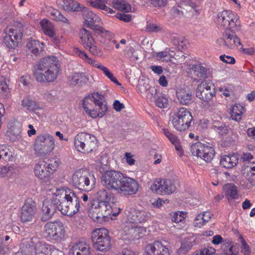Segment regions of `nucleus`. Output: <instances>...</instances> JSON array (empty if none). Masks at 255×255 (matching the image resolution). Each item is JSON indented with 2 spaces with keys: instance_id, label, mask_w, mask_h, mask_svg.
I'll use <instances>...</instances> for the list:
<instances>
[{
  "instance_id": "48",
  "label": "nucleus",
  "mask_w": 255,
  "mask_h": 255,
  "mask_svg": "<svg viewBox=\"0 0 255 255\" xmlns=\"http://www.w3.org/2000/svg\"><path fill=\"white\" fill-rule=\"evenodd\" d=\"M59 92L55 90H52L45 92L44 97L49 102H53L58 99Z\"/></svg>"
},
{
  "instance_id": "20",
  "label": "nucleus",
  "mask_w": 255,
  "mask_h": 255,
  "mask_svg": "<svg viewBox=\"0 0 255 255\" xmlns=\"http://www.w3.org/2000/svg\"><path fill=\"white\" fill-rule=\"evenodd\" d=\"M36 212L35 203L31 200H27L21 208L20 218L23 222H30Z\"/></svg>"
},
{
  "instance_id": "41",
  "label": "nucleus",
  "mask_w": 255,
  "mask_h": 255,
  "mask_svg": "<svg viewBox=\"0 0 255 255\" xmlns=\"http://www.w3.org/2000/svg\"><path fill=\"white\" fill-rule=\"evenodd\" d=\"M243 110V107L241 105H235L232 109L231 117L233 120L237 122L240 121L242 119Z\"/></svg>"
},
{
  "instance_id": "45",
  "label": "nucleus",
  "mask_w": 255,
  "mask_h": 255,
  "mask_svg": "<svg viewBox=\"0 0 255 255\" xmlns=\"http://www.w3.org/2000/svg\"><path fill=\"white\" fill-rule=\"evenodd\" d=\"M84 8H85V6L73 0H68L67 7H66L67 11H82Z\"/></svg>"
},
{
  "instance_id": "5",
  "label": "nucleus",
  "mask_w": 255,
  "mask_h": 255,
  "mask_svg": "<svg viewBox=\"0 0 255 255\" xmlns=\"http://www.w3.org/2000/svg\"><path fill=\"white\" fill-rule=\"evenodd\" d=\"M95 178L88 171L80 169L72 175V184L75 188L82 190H88L93 188Z\"/></svg>"
},
{
  "instance_id": "8",
  "label": "nucleus",
  "mask_w": 255,
  "mask_h": 255,
  "mask_svg": "<svg viewBox=\"0 0 255 255\" xmlns=\"http://www.w3.org/2000/svg\"><path fill=\"white\" fill-rule=\"evenodd\" d=\"M120 212L121 210L118 209V212H115L113 210L108 209L92 201L88 210V214L90 218L94 221L102 223L106 218H111L112 215L116 217Z\"/></svg>"
},
{
  "instance_id": "58",
  "label": "nucleus",
  "mask_w": 255,
  "mask_h": 255,
  "mask_svg": "<svg viewBox=\"0 0 255 255\" xmlns=\"http://www.w3.org/2000/svg\"><path fill=\"white\" fill-rule=\"evenodd\" d=\"M117 17L121 20L128 22L131 20V16L129 14L118 13Z\"/></svg>"
},
{
  "instance_id": "14",
  "label": "nucleus",
  "mask_w": 255,
  "mask_h": 255,
  "mask_svg": "<svg viewBox=\"0 0 255 255\" xmlns=\"http://www.w3.org/2000/svg\"><path fill=\"white\" fill-rule=\"evenodd\" d=\"M82 11L87 27L92 29L95 33L97 34L104 33L108 32L103 29L102 27L99 25V23L101 21L100 18L92 11L85 7L83 9Z\"/></svg>"
},
{
  "instance_id": "24",
  "label": "nucleus",
  "mask_w": 255,
  "mask_h": 255,
  "mask_svg": "<svg viewBox=\"0 0 255 255\" xmlns=\"http://www.w3.org/2000/svg\"><path fill=\"white\" fill-rule=\"evenodd\" d=\"M146 230L144 227L135 226L132 223H128L124 228L126 235L132 240H138L141 238Z\"/></svg>"
},
{
  "instance_id": "36",
  "label": "nucleus",
  "mask_w": 255,
  "mask_h": 255,
  "mask_svg": "<svg viewBox=\"0 0 255 255\" xmlns=\"http://www.w3.org/2000/svg\"><path fill=\"white\" fill-rule=\"evenodd\" d=\"M7 134L9 136V140L12 142L18 141L21 138V129L16 126H13L10 128L7 131Z\"/></svg>"
},
{
  "instance_id": "27",
  "label": "nucleus",
  "mask_w": 255,
  "mask_h": 255,
  "mask_svg": "<svg viewBox=\"0 0 255 255\" xmlns=\"http://www.w3.org/2000/svg\"><path fill=\"white\" fill-rule=\"evenodd\" d=\"M196 4L190 0H182L180 5L181 9L177 8H174L173 13L174 15L177 14L181 16L184 14V11L183 10L187 12L189 11L193 13L194 12H197V10L196 9Z\"/></svg>"
},
{
  "instance_id": "13",
  "label": "nucleus",
  "mask_w": 255,
  "mask_h": 255,
  "mask_svg": "<svg viewBox=\"0 0 255 255\" xmlns=\"http://www.w3.org/2000/svg\"><path fill=\"white\" fill-rule=\"evenodd\" d=\"M215 89L212 84L207 83L206 81L202 82L196 90V96L203 102L206 103L209 106L210 102L216 96Z\"/></svg>"
},
{
  "instance_id": "59",
  "label": "nucleus",
  "mask_w": 255,
  "mask_h": 255,
  "mask_svg": "<svg viewBox=\"0 0 255 255\" xmlns=\"http://www.w3.org/2000/svg\"><path fill=\"white\" fill-rule=\"evenodd\" d=\"M220 59L221 61L228 64H234L235 63V58L231 56L223 55L220 56Z\"/></svg>"
},
{
  "instance_id": "17",
  "label": "nucleus",
  "mask_w": 255,
  "mask_h": 255,
  "mask_svg": "<svg viewBox=\"0 0 255 255\" xmlns=\"http://www.w3.org/2000/svg\"><path fill=\"white\" fill-rule=\"evenodd\" d=\"M94 107L90 112V116L93 118H102L108 110L107 102L103 95L98 93H94Z\"/></svg>"
},
{
  "instance_id": "42",
  "label": "nucleus",
  "mask_w": 255,
  "mask_h": 255,
  "mask_svg": "<svg viewBox=\"0 0 255 255\" xmlns=\"http://www.w3.org/2000/svg\"><path fill=\"white\" fill-rule=\"evenodd\" d=\"M22 106L28 110L34 111L39 108L37 102L28 97L24 98L22 101Z\"/></svg>"
},
{
  "instance_id": "7",
  "label": "nucleus",
  "mask_w": 255,
  "mask_h": 255,
  "mask_svg": "<svg viewBox=\"0 0 255 255\" xmlns=\"http://www.w3.org/2000/svg\"><path fill=\"white\" fill-rule=\"evenodd\" d=\"M97 140L94 135L82 132L74 138V145L80 152L86 154L92 151L97 146Z\"/></svg>"
},
{
  "instance_id": "16",
  "label": "nucleus",
  "mask_w": 255,
  "mask_h": 255,
  "mask_svg": "<svg viewBox=\"0 0 255 255\" xmlns=\"http://www.w3.org/2000/svg\"><path fill=\"white\" fill-rule=\"evenodd\" d=\"M79 36L81 43L85 48L88 49L93 55H102L101 50L95 45V41L88 30L85 28L81 29Z\"/></svg>"
},
{
  "instance_id": "55",
  "label": "nucleus",
  "mask_w": 255,
  "mask_h": 255,
  "mask_svg": "<svg viewBox=\"0 0 255 255\" xmlns=\"http://www.w3.org/2000/svg\"><path fill=\"white\" fill-rule=\"evenodd\" d=\"M220 135H224L228 133L229 130V128L225 123L221 124V125L215 130Z\"/></svg>"
},
{
  "instance_id": "10",
  "label": "nucleus",
  "mask_w": 255,
  "mask_h": 255,
  "mask_svg": "<svg viewBox=\"0 0 255 255\" xmlns=\"http://www.w3.org/2000/svg\"><path fill=\"white\" fill-rule=\"evenodd\" d=\"M44 234L50 240L60 242L65 239L66 230L60 221L49 222L44 226Z\"/></svg>"
},
{
  "instance_id": "51",
  "label": "nucleus",
  "mask_w": 255,
  "mask_h": 255,
  "mask_svg": "<svg viewBox=\"0 0 255 255\" xmlns=\"http://www.w3.org/2000/svg\"><path fill=\"white\" fill-rule=\"evenodd\" d=\"M8 90V87L6 82L5 78L0 77V93H6Z\"/></svg>"
},
{
  "instance_id": "56",
  "label": "nucleus",
  "mask_w": 255,
  "mask_h": 255,
  "mask_svg": "<svg viewBox=\"0 0 255 255\" xmlns=\"http://www.w3.org/2000/svg\"><path fill=\"white\" fill-rule=\"evenodd\" d=\"M241 238L242 239L241 243L242 245L241 252L243 253L244 255H250V250L249 246L242 236H241Z\"/></svg>"
},
{
  "instance_id": "12",
  "label": "nucleus",
  "mask_w": 255,
  "mask_h": 255,
  "mask_svg": "<svg viewBox=\"0 0 255 255\" xmlns=\"http://www.w3.org/2000/svg\"><path fill=\"white\" fill-rule=\"evenodd\" d=\"M54 140L49 135H40L36 138L34 150L39 155H44L50 152L54 149Z\"/></svg>"
},
{
  "instance_id": "47",
  "label": "nucleus",
  "mask_w": 255,
  "mask_h": 255,
  "mask_svg": "<svg viewBox=\"0 0 255 255\" xmlns=\"http://www.w3.org/2000/svg\"><path fill=\"white\" fill-rule=\"evenodd\" d=\"M125 55L132 62H135L138 59V56L135 53L134 48L131 46L127 47L125 50Z\"/></svg>"
},
{
  "instance_id": "34",
  "label": "nucleus",
  "mask_w": 255,
  "mask_h": 255,
  "mask_svg": "<svg viewBox=\"0 0 255 255\" xmlns=\"http://www.w3.org/2000/svg\"><path fill=\"white\" fill-rule=\"evenodd\" d=\"M163 131L165 135L168 138L170 142L174 145L175 149L179 151L180 155L182 154L183 151L181 146L180 145L178 138L167 129H164Z\"/></svg>"
},
{
  "instance_id": "22",
  "label": "nucleus",
  "mask_w": 255,
  "mask_h": 255,
  "mask_svg": "<svg viewBox=\"0 0 255 255\" xmlns=\"http://www.w3.org/2000/svg\"><path fill=\"white\" fill-rule=\"evenodd\" d=\"M111 200V195L106 189H102L97 192L95 198L93 201L108 208V209L113 210L114 209L110 203Z\"/></svg>"
},
{
  "instance_id": "50",
  "label": "nucleus",
  "mask_w": 255,
  "mask_h": 255,
  "mask_svg": "<svg viewBox=\"0 0 255 255\" xmlns=\"http://www.w3.org/2000/svg\"><path fill=\"white\" fill-rule=\"evenodd\" d=\"M151 87L148 82L145 80H139L138 82V89L141 93H144L147 92Z\"/></svg>"
},
{
  "instance_id": "64",
  "label": "nucleus",
  "mask_w": 255,
  "mask_h": 255,
  "mask_svg": "<svg viewBox=\"0 0 255 255\" xmlns=\"http://www.w3.org/2000/svg\"><path fill=\"white\" fill-rule=\"evenodd\" d=\"M113 107L114 109L117 112H120L125 108V105L123 103H120L119 100L115 101Z\"/></svg>"
},
{
  "instance_id": "40",
  "label": "nucleus",
  "mask_w": 255,
  "mask_h": 255,
  "mask_svg": "<svg viewBox=\"0 0 255 255\" xmlns=\"http://www.w3.org/2000/svg\"><path fill=\"white\" fill-rule=\"evenodd\" d=\"M94 93L91 96L85 97L83 100V107L85 111L90 116V112L94 107Z\"/></svg>"
},
{
  "instance_id": "38",
  "label": "nucleus",
  "mask_w": 255,
  "mask_h": 255,
  "mask_svg": "<svg viewBox=\"0 0 255 255\" xmlns=\"http://www.w3.org/2000/svg\"><path fill=\"white\" fill-rule=\"evenodd\" d=\"M177 97L180 103L183 105H188L192 103V95L184 91H180L177 93Z\"/></svg>"
},
{
  "instance_id": "30",
  "label": "nucleus",
  "mask_w": 255,
  "mask_h": 255,
  "mask_svg": "<svg viewBox=\"0 0 255 255\" xmlns=\"http://www.w3.org/2000/svg\"><path fill=\"white\" fill-rule=\"evenodd\" d=\"M27 51L35 56L39 55L43 50V43L35 39H30L26 43Z\"/></svg>"
},
{
  "instance_id": "21",
  "label": "nucleus",
  "mask_w": 255,
  "mask_h": 255,
  "mask_svg": "<svg viewBox=\"0 0 255 255\" xmlns=\"http://www.w3.org/2000/svg\"><path fill=\"white\" fill-rule=\"evenodd\" d=\"M145 250L146 255H170L168 248L159 241L148 245Z\"/></svg>"
},
{
  "instance_id": "9",
  "label": "nucleus",
  "mask_w": 255,
  "mask_h": 255,
  "mask_svg": "<svg viewBox=\"0 0 255 255\" xmlns=\"http://www.w3.org/2000/svg\"><path fill=\"white\" fill-rule=\"evenodd\" d=\"M216 22L219 28L225 29V31L235 30L237 26L240 24L238 16L228 10L220 12L217 15Z\"/></svg>"
},
{
  "instance_id": "46",
  "label": "nucleus",
  "mask_w": 255,
  "mask_h": 255,
  "mask_svg": "<svg viewBox=\"0 0 255 255\" xmlns=\"http://www.w3.org/2000/svg\"><path fill=\"white\" fill-rule=\"evenodd\" d=\"M50 14L53 16V19L54 20L61 21L64 23H68L67 18L57 9L52 10L50 12Z\"/></svg>"
},
{
  "instance_id": "53",
  "label": "nucleus",
  "mask_w": 255,
  "mask_h": 255,
  "mask_svg": "<svg viewBox=\"0 0 255 255\" xmlns=\"http://www.w3.org/2000/svg\"><path fill=\"white\" fill-rule=\"evenodd\" d=\"M203 219L204 215L202 214H198L194 220V226L198 228L202 227L205 224V222H203Z\"/></svg>"
},
{
  "instance_id": "33",
  "label": "nucleus",
  "mask_w": 255,
  "mask_h": 255,
  "mask_svg": "<svg viewBox=\"0 0 255 255\" xmlns=\"http://www.w3.org/2000/svg\"><path fill=\"white\" fill-rule=\"evenodd\" d=\"M195 239L193 237L185 239L181 243V247L178 250L180 255L186 254L195 245Z\"/></svg>"
},
{
  "instance_id": "1",
  "label": "nucleus",
  "mask_w": 255,
  "mask_h": 255,
  "mask_svg": "<svg viewBox=\"0 0 255 255\" xmlns=\"http://www.w3.org/2000/svg\"><path fill=\"white\" fill-rule=\"evenodd\" d=\"M54 195L53 199L43 202L41 215L42 221L49 220L57 209L68 216H72L79 211V197L73 190L62 187L56 189Z\"/></svg>"
},
{
  "instance_id": "4",
  "label": "nucleus",
  "mask_w": 255,
  "mask_h": 255,
  "mask_svg": "<svg viewBox=\"0 0 255 255\" xmlns=\"http://www.w3.org/2000/svg\"><path fill=\"white\" fill-rule=\"evenodd\" d=\"M53 249V246L34 237L23 242L15 255H51Z\"/></svg>"
},
{
  "instance_id": "19",
  "label": "nucleus",
  "mask_w": 255,
  "mask_h": 255,
  "mask_svg": "<svg viewBox=\"0 0 255 255\" xmlns=\"http://www.w3.org/2000/svg\"><path fill=\"white\" fill-rule=\"evenodd\" d=\"M191 73L196 78L198 82L201 81L212 76V72L209 68L204 66L201 63H196L190 65Z\"/></svg>"
},
{
  "instance_id": "60",
  "label": "nucleus",
  "mask_w": 255,
  "mask_h": 255,
  "mask_svg": "<svg viewBox=\"0 0 255 255\" xmlns=\"http://www.w3.org/2000/svg\"><path fill=\"white\" fill-rule=\"evenodd\" d=\"M149 1L155 7H161L166 4L167 0H149Z\"/></svg>"
},
{
  "instance_id": "3",
  "label": "nucleus",
  "mask_w": 255,
  "mask_h": 255,
  "mask_svg": "<svg viewBox=\"0 0 255 255\" xmlns=\"http://www.w3.org/2000/svg\"><path fill=\"white\" fill-rule=\"evenodd\" d=\"M60 64L55 56H47L40 59L34 73L37 81L41 83L54 81L60 71Z\"/></svg>"
},
{
  "instance_id": "54",
  "label": "nucleus",
  "mask_w": 255,
  "mask_h": 255,
  "mask_svg": "<svg viewBox=\"0 0 255 255\" xmlns=\"http://www.w3.org/2000/svg\"><path fill=\"white\" fill-rule=\"evenodd\" d=\"M146 94L147 98L150 100H154V98H156V95L158 93L157 92L156 89L154 87H151L147 92L145 93Z\"/></svg>"
},
{
  "instance_id": "32",
  "label": "nucleus",
  "mask_w": 255,
  "mask_h": 255,
  "mask_svg": "<svg viewBox=\"0 0 255 255\" xmlns=\"http://www.w3.org/2000/svg\"><path fill=\"white\" fill-rule=\"evenodd\" d=\"M87 76L83 73H74L69 78L70 85L72 86H82L88 81Z\"/></svg>"
},
{
  "instance_id": "26",
  "label": "nucleus",
  "mask_w": 255,
  "mask_h": 255,
  "mask_svg": "<svg viewBox=\"0 0 255 255\" xmlns=\"http://www.w3.org/2000/svg\"><path fill=\"white\" fill-rule=\"evenodd\" d=\"M35 176L39 179L46 181L49 177L51 172L47 167L44 161L39 162L34 167Z\"/></svg>"
},
{
  "instance_id": "25",
  "label": "nucleus",
  "mask_w": 255,
  "mask_h": 255,
  "mask_svg": "<svg viewBox=\"0 0 255 255\" xmlns=\"http://www.w3.org/2000/svg\"><path fill=\"white\" fill-rule=\"evenodd\" d=\"M223 37L225 38L226 49H234L238 45H240V40L237 36L235 30H226L223 33Z\"/></svg>"
},
{
  "instance_id": "6",
  "label": "nucleus",
  "mask_w": 255,
  "mask_h": 255,
  "mask_svg": "<svg viewBox=\"0 0 255 255\" xmlns=\"http://www.w3.org/2000/svg\"><path fill=\"white\" fill-rule=\"evenodd\" d=\"M94 248L99 251L105 252L111 248V240L108 231L105 228L95 229L91 235Z\"/></svg>"
},
{
  "instance_id": "2",
  "label": "nucleus",
  "mask_w": 255,
  "mask_h": 255,
  "mask_svg": "<svg viewBox=\"0 0 255 255\" xmlns=\"http://www.w3.org/2000/svg\"><path fill=\"white\" fill-rule=\"evenodd\" d=\"M101 181L106 189L124 195L135 194L138 190L139 184L135 180L116 170L106 171L102 175Z\"/></svg>"
},
{
  "instance_id": "44",
  "label": "nucleus",
  "mask_w": 255,
  "mask_h": 255,
  "mask_svg": "<svg viewBox=\"0 0 255 255\" xmlns=\"http://www.w3.org/2000/svg\"><path fill=\"white\" fill-rule=\"evenodd\" d=\"M155 105L160 108H166L168 105V100L162 94L159 93L154 100Z\"/></svg>"
},
{
  "instance_id": "11",
  "label": "nucleus",
  "mask_w": 255,
  "mask_h": 255,
  "mask_svg": "<svg viewBox=\"0 0 255 255\" xmlns=\"http://www.w3.org/2000/svg\"><path fill=\"white\" fill-rule=\"evenodd\" d=\"M190 151L193 155L200 157L207 162H210L215 155V150L207 143L199 141L193 143L190 146Z\"/></svg>"
},
{
  "instance_id": "61",
  "label": "nucleus",
  "mask_w": 255,
  "mask_h": 255,
  "mask_svg": "<svg viewBox=\"0 0 255 255\" xmlns=\"http://www.w3.org/2000/svg\"><path fill=\"white\" fill-rule=\"evenodd\" d=\"M74 52L76 54H77L78 56H79L83 59H89L87 54L84 51L79 49L78 48H74Z\"/></svg>"
},
{
  "instance_id": "29",
  "label": "nucleus",
  "mask_w": 255,
  "mask_h": 255,
  "mask_svg": "<svg viewBox=\"0 0 255 255\" xmlns=\"http://www.w3.org/2000/svg\"><path fill=\"white\" fill-rule=\"evenodd\" d=\"M69 254L70 255H90V248L86 243L79 242L71 248Z\"/></svg>"
},
{
  "instance_id": "62",
  "label": "nucleus",
  "mask_w": 255,
  "mask_h": 255,
  "mask_svg": "<svg viewBox=\"0 0 255 255\" xmlns=\"http://www.w3.org/2000/svg\"><path fill=\"white\" fill-rule=\"evenodd\" d=\"M74 52L76 54H77L78 56H79L83 59H89L87 54L84 51L79 49L78 48H74Z\"/></svg>"
},
{
  "instance_id": "35",
  "label": "nucleus",
  "mask_w": 255,
  "mask_h": 255,
  "mask_svg": "<svg viewBox=\"0 0 255 255\" xmlns=\"http://www.w3.org/2000/svg\"><path fill=\"white\" fill-rule=\"evenodd\" d=\"M113 6L124 12H128L131 10L130 5L125 0H114Z\"/></svg>"
},
{
  "instance_id": "23",
  "label": "nucleus",
  "mask_w": 255,
  "mask_h": 255,
  "mask_svg": "<svg viewBox=\"0 0 255 255\" xmlns=\"http://www.w3.org/2000/svg\"><path fill=\"white\" fill-rule=\"evenodd\" d=\"M128 217L131 222L135 223H144L150 218V214L144 210L131 209Z\"/></svg>"
},
{
  "instance_id": "39",
  "label": "nucleus",
  "mask_w": 255,
  "mask_h": 255,
  "mask_svg": "<svg viewBox=\"0 0 255 255\" xmlns=\"http://www.w3.org/2000/svg\"><path fill=\"white\" fill-rule=\"evenodd\" d=\"M223 189L227 196H228L232 199H234L238 198L237 187L234 184H227L224 185Z\"/></svg>"
},
{
  "instance_id": "57",
  "label": "nucleus",
  "mask_w": 255,
  "mask_h": 255,
  "mask_svg": "<svg viewBox=\"0 0 255 255\" xmlns=\"http://www.w3.org/2000/svg\"><path fill=\"white\" fill-rule=\"evenodd\" d=\"M201 255H212L214 254L216 250L211 247L203 248L200 249Z\"/></svg>"
},
{
  "instance_id": "49",
  "label": "nucleus",
  "mask_w": 255,
  "mask_h": 255,
  "mask_svg": "<svg viewBox=\"0 0 255 255\" xmlns=\"http://www.w3.org/2000/svg\"><path fill=\"white\" fill-rule=\"evenodd\" d=\"M233 246L231 245V243H225L223 244L222 249L226 255H238V252H235L233 250Z\"/></svg>"
},
{
  "instance_id": "18",
  "label": "nucleus",
  "mask_w": 255,
  "mask_h": 255,
  "mask_svg": "<svg viewBox=\"0 0 255 255\" xmlns=\"http://www.w3.org/2000/svg\"><path fill=\"white\" fill-rule=\"evenodd\" d=\"M176 188L174 182L170 179H160L159 181H155L150 187L152 191L165 194L173 193Z\"/></svg>"
},
{
  "instance_id": "15",
  "label": "nucleus",
  "mask_w": 255,
  "mask_h": 255,
  "mask_svg": "<svg viewBox=\"0 0 255 255\" xmlns=\"http://www.w3.org/2000/svg\"><path fill=\"white\" fill-rule=\"evenodd\" d=\"M18 28H10L3 38V43L9 49H14L21 40L23 34V27L18 23Z\"/></svg>"
},
{
  "instance_id": "43",
  "label": "nucleus",
  "mask_w": 255,
  "mask_h": 255,
  "mask_svg": "<svg viewBox=\"0 0 255 255\" xmlns=\"http://www.w3.org/2000/svg\"><path fill=\"white\" fill-rule=\"evenodd\" d=\"M175 116H173V119L172 120V123L173 127L177 130L182 131L185 130L189 128V126L185 122H183V120L177 119L176 122H175Z\"/></svg>"
},
{
  "instance_id": "63",
  "label": "nucleus",
  "mask_w": 255,
  "mask_h": 255,
  "mask_svg": "<svg viewBox=\"0 0 255 255\" xmlns=\"http://www.w3.org/2000/svg\"><path fill=\"white\" fill-rule=\"evenodd\" d=\"M95 66L101 70L107 77L111 73L110 71L101 64H96Z\"/></svg>"
},
{
  "instance_id": "28",
  "label": "nucleus",
  "mask_w": 255,
  "mask_h": 255,
  "mask_svg": "<svg viewBox=\"0 0 255 255\" xmlns=\"http://www.w3.org/2000/svg\"><path fill=\"white\" fill-rule=\"evenodd\" d=\"M239 157L237 153L224 155L221 158L220 165L226 168L231 169L238 164Z\"/></svg>"
},
{
  "instance_id": "52",
  "label": "nucleus",
  "mask_w": 255,
  "mask_h": 255,
  "mask_svg": "<svg viewBox=\"0 0 255 255\" xmlns=\"http://www.w3.org/2000/svg\"><path fill=\"white\" fill-rule=\"evenodd\" d=\"M161 30V28L155 23H147L146 27V30L148 32H157Z\"/></svg>"
},
{
  "instance_id": "37",
  "label": "nucleus",
  "mask_w": 255,
  "mask_h": 255,
  "mask_svg": "<svg viewBox=\"0 0 255 255\" xmlns=\"http://www.w3.org/2000/svg\"><path fill=\"white\" fill-rule=\"evenodd\" d=\"M40 25L44 33L49 37H53L54 35V28L53 24L49 20L43 19L40 22Z\"/></svg>"
},
{
  "instance_id": "31",
  "label": "nucleus",
  "mask_w": 255,
  "mask_h": 255,
  "mask_svg": "<svg viewBox=\"0 0 255 255\" xmlns=\"http://www.w3.org/2000/svg\"><path fill=\"white\" fill-rule=\"evenodd\" d=\"M174 115L175 116L176 120H177V119L178 120L181 119L183 120V122L190 126L191 122L193 120V117L191 112H189L188 109L184 108H180L178 109L177 112L174 113ZM175 121L176 122L177 121Z\"/></svg>"
}]
</instances>
